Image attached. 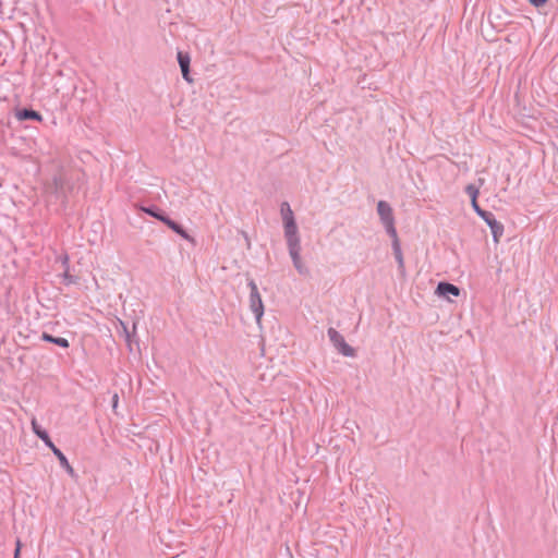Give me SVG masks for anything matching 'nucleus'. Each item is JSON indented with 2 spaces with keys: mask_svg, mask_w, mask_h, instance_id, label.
<instances>
[{
  "mask_svg": "<svg viewBox=\"0 0 558 558\" xmlns=\"http://www.w3.org/2000/svg\"><path fill=\"white\" fill-rule=\"evenodd\" d=\"M377 213L381 223L385 227L386 232L391 236L396 238L397 230L395 227V216L391 206L386 201H379L377 203Z\"/></svg>",
  "mask_w": 558,
  "mask_h": 558,
  "instance_id": "obj_1",
  "label": "nucleus"
},
{
  "mask_svg": "<svg viewBox=\"0 0 558 558\" xmlns=\"http://www.w3.org/2000/svg\"><path fill=\"white\" fill-rule=\"evenodd\" d=\"M280 215L283 222L284 236L299 234L294 214L288 202L281 203Z\"/></svg>",
  "mask_w": 558,
  "mask_h": 558,
  "instance_id": "obj_2",
  "label": "nucleus"
},
{
  "mask_svg": "<svg viewBox=\"0 0 558 558\" xmlns=\"http://www.w3.org/2000/svg\"><path fill=\"white\" fill-rule=\"evenodd\" d=\"M327 335L330 342L340 354L348 357L355 356V350L345 342L343 336L338 330L330 327L327 330Z\"/></svg>",
  "mask_w": 558,
  "mask_h": 558,
  "instance_id": "obj_3",
  "label": "nucleus"
},
{
  "mask_svg": "<svg viewBox=\"0 0 558 558\" xmlns=\"http://www.w3.org/2000/svg\"><path fill=\"white\" fill-rule=\"evenodd\" d=\"M247 286L250 288V307L255 315L256 322L259 323L264 314L262 296L258 292L257 284L253 279L248 280Z\"/></svg>",
  "mask_w": 558,
  "mask_h": 558,
  "instance_id": "obj_4",
  "label": "nucleus"
},
{
  "mask_svg": "<svg viewBox=\"0 0 558 558\" xmlns=\"http://www.w3.org/2000/svg\"><path fill=\"white\" fill-rule=\"evenodd\" d=\"M486 216H481V218L488 225L490 228L493 239L495 242H498L500 236L504 234V225L496 220L495 215L490 211L485 213Z\"/></svg>",
  "mask_w": 558,
  "mask_h": 558,
  "instance_id": "obj_5",
  "label": "nucleus"
},
{
  "mask_svg": "<svg viewBox=\"0 0 558 558\" xmlns=\"http://www.w3.org/2000/svg\"><path fill=\"white\" fill-rule=\"evenodd\" d=\"M287 241V246L289 251V255L293 260L301 258V238L300 234L284 236Z\"/></svg>",
  "mask_w": 558,
  "mask_h": 558,
  "instance_id": "obj_6",
  "label": "nucleus"
},
{
  "mask_svg": "<svg viewBox=\"0 0 558 558\" xmlns=\"http://www.w3.org/2000/svg\"><path fill=\"white\" fill-rule=\"evenodd\" d=\"M436 293L439 296H444V298H447L448 300H450L449 299L450 295H452V296L460 295V289L457 286L449 283V282H439L436 288Z\"/></svg>",
  "mask_w": 558,
  "mask_h": 558,
  "instance_id": "obj_7",
  "label": "nucleus"
},
{
  "mask_svg": "<svg viewBox=\"0 0 558 558\" xmlns=\"http://www.w3.org/2000/svg\"><path fill=\"white\" fill-rule=\"evenodd\" d=\"M178 62H179L183 78L186 82L191 83L192 82V78L190 77L191 58H190L189 53L178 51Z\"/></svg>",
  "mask_w": 558,
  "mask_h": 558,
  "instance_id": "obj_8",
  "label": "nucleus"
},
{
  "mask_svg": "<svg viewBox=\"0 0 558 558\" xmlns=\"http://www.w3.org/2000/svg\"><path fill=\"white\" fill-rule=\"evenodd\" d=\"M166 226H168L173 232H175L177 234H179L181 238H183L184 240L191 242V243H194L195 240L193 236H191L185 230L184 228L179 225L178 222H175L174 220H172L171 218L167 217V219L165 220L163 222Z\"/></svg>",
  "mask_w": 558,
  "mask_h": 558,
  "instance_id": "obj_9",
  "label": "nucleus"
},
{
  "mask_svg": "<svg viewBox=\"0 0 558 558\" xmlns=\"http://www.w3.org/2000/svg\"><path fill=\"white\" fill-rule=\"evenodd\" d=\"M166 226H168L173 232H175L177 234H179L181 238H183L184 240L191 242V243H194L195 240L193 236H191L185 230L184 228L179 225L178 222H175L174 220H172L171 218L167 217V219L165 220L163 222Z\"/></svg>",
  "mask_w": 558,
  "mask_h": 558,
  "instance_id": "obj_10",
  "label": "nucleus"
},
{
  "mask_svg": "<svg viewBox=\"0 0 558 558\" xmlns=\"http://www.w3.org/2000/svg\"><path fill=\"white\" fill-rule=\"evenodd\" d=\"M15 117L19 121H24V120L41 121L43 120L41 114L38 111H35L33 109H27V108L19 109L15 112Z\"/></svg>",
  "mask_w": 558,
  "mask_h": 558,
  "instance_id": "obj_11",
  "label": "nucleus"
},
{
  "mask_svg": "<svg viewBox=\"0 0 558 558\" xmlns=\"http://www.w3.org/2000/svg\"><path fill=\"white\" fill-rule=\"evenodd\" d=\"M391 239H392V250H393L396 260L398 263V267L403 272L404 271V260H403V255H402L398 235L396 238H391Z\"/></svg>",
  "mask_w": 558,
  "mask_h": 558,
  "instance_id": "obj_12",
  "label": "nucleus"
},
{
  "mask_svg": "<svg viewBox=\"0 0 558 558\" xmlns=\"http://www.w3.org/2000/svg\"><path fill=\"white\" fill-rule=\"evenodd\" d=\"M31 424H32V430L33 433L38 437L40 438L44 444H48V441L50 440V436L48 434V432L46 429H44L37 422L36 417H33L32 421H31Z\"/></svg>",
  "mask_w": 558,
  "mask_h": 558,
  "instance_id": "obj_13",
  "label": "nucleus"
},
{
  "mask_svg": "<svg viewBox=\"0 0 558 558\" xmlns=\"http://www.w3.org/2000/svg\"><path fill=\"white\" fill-rule=\"evenodd\" d=\"M41 339L46 342H50V343H53V344H57L61 348H69L70 343L68 341V339L65 338H62V337H53L52 335L48 333V332H43L41 333Z\"/></svg>",
  "mask_w": 558,
  "mask_h": 558,
  "instance_id": "obj_14",
  "label": "nucleus"
},
{
  "mask_svg": "<svg viewBox=\"0 0 558 558\" xmlns=\"http://www.w3.org/2000/svg\"><path fill=\"white\" fill-rule=\"evenodd\" d=\"M56 457L60 462V465L66 471V473L71 476L74 475V469L70 464L68 458L64 456L62 451H56Z\"/></svg>",
  "mask_w": 558,
  "mask_h": 558,
  "instance_id": "obj_15",
  "label": "nucleus"
},
{
  "mask_svg": "<svg viewBox=\"0 0 558 558\" xmlns=\"http://www.w3.org/2000/svg\"><path fill=\"white\" fill-rule=\"evenodd\" d=\"M143 210L148 214L149 216L158 219L159 221L161 222H165V220L167 219V215L159 208L153 206V207H148V208H143Z\"/></svg>",
  "mask_w": 558,
  "mask_h": 558,
  "instance_id": "obj_16",
  "label": "nucleus"
},
{
  "mask_svg": "<svg viewBox=\"0 0 558 558\" xmlns=\"http://www.w3.org/2000/svg\"><path fill=\"white\" fill-rule=\"evenodd\" d=\"M292 263H293L294 268L298 270V272L300 275H307L308 274V268L302 262V258L295 259Z\"/></svg>",
  "mask_w": 558,
  "mask_h": 558,
  "instance_id": "obj_17",
  "label": "nucleus"
},
{
  "mask_svg": "<svg viewBox=\"0 0 558 558\" xmlns=\"http://www.w3.org/2000/svg\"><path fill=\"white\" fill-rule=\"evenodd\" d=\"M465 193L470 196L472 199H477L478 196V189L474 184H469L465 186Z\"/></svg>",
  "mask_w": 558,
  "mask_h": 558,
  "instance_id": "obj_18",
  "label": "nucleus"
},
{
  "mask_svg": "<svg viewBox=\"0 0 558 558\" xmlns=\"http://www.w3.org/2000/svg\"><path fill=\"white\" fill-rule=\"evenodd\" d=\"M471 204H472V207L474 209V211L481 217V216H486L485 213L487 210H484L480 207L478 203H477V199H472L471 201Z\"/></svg>",
  "mask_w": 558,
  "mask_h": 558,
  "instance_id": "obj_19",
  "label": "nucleus"
},
{
  "mask_svg": "<svg viewBox=\"0 0 558 558\" xmlns=\"http://www.w3.org/2000/svg\"><path fill=\"white\" fill-rule=\"evenodd\" d=\"M62 277H63V282H64L65 284H72V283H74V282H75L74 277H73L72 275H70V274H69V269H68V268L65 269V271H64V274L62 275Z\"/></svg>",
  "mask_w": 558,
  "mask_h": 558,
  "instance_id": "obj_20",
  "label": "nucleus"
},
{
  "mask_svg": "<svg viewBox=\"0 0 558 558\" xmlns=\"http://www.w3.org/2000/svg\"><path fill=\"white\" fill-rule=\"evenodd\" d=\"M21 548H22V542L20 538L15 542V550H14V557L13 558H20L21 556Z\"/></svg>",
  "mask_w": 558,
  "mask_h": 558,
  "instance_id": "obj_21",
  "label": "nucleus"
},
{
  "mask_svg": "<svg viewBox=\"0 0 558 558\" xmlns=\"http://www.w3.org/2000/svg\"><path fill=\"white\" fill-rule=\"evenodd\" d=\"M529 1L531 4H533L536 8H539L547 2V0H529Z\"/></svg>",
  "mask_w": 558,
  "mask_h": 558,
  "instance_id": "obj_22",
  "label": "nucleus"
},
{
  "mask_svg": "<svg viewBox=\"0 0 558 558\" xmlns=\"http://www.w3.org/2000/svg\"><path fill=\"white\" fill-rule=\"evenodd\" d=\"M46 446H47V447H48V448L53 452V454H54V456H56V451H57V452H58V451H61L59 448H57V447L54 446V444L52 442V440H51V439L48 441V444H46Z\"/></svg>",
  "mask_w": 558,
  "mask_h": 558,
  "instance_id": "obj_23",
  "label": "nucleus"
},
{
  "mask_svg": "<svg viewBox=\"0 0 558 558\" xmlns=\"http://www.w3.org/2000/svg\"><path fill=\"white\" fill-rule=\"evenodd\" d=\"M118 402H119V396H118V393H114V395L112 396V408H113V410H116V409H117V407H118Z\"/></svg>",
  "mask_w": 558,
  "mask_h": 558,
  "instance_id": "obj_24",
  "label": "nucleus"
},
{
  "mask_svg": "<svg viewBox=\"0 0 558 558\" xmlns=\"http://www.w3.org/2000/svg\"><path fill=\"white\" fill-rule=\"evenodd\" d=\"M68 262H69V257L65 255V256H64V259H63V263H64L65 265H68Z\"/></svg>",
  "mask_w": 558,
  "mask_h": 558,
  "instance_id": "obj_25",
  "label": "nucleus"
}]
</instances>
